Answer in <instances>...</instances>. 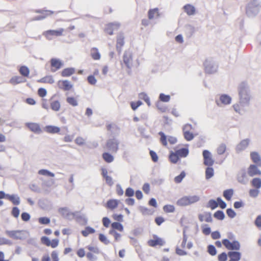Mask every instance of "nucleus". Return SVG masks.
<instances>
[{
    "mask_svg": "<svg viewBox=\"0 0 261 261\" xmlns=\"http://www.w3.org/2000/svg\"><path fill=\"white\" fill-rule=\"evenodd\" d=\"M239 93L241 102L244 103L249 102L250 97L248 93L247 87L245 83H242L239 87Z\"/></svg>",
    "mask_w": 261,
    "mask_h": 261,
    "instance_id": "nucleus-1",
    "label": "nucleus"
},
{
    "mask_svg": "<svg viewBox=\"0 0 261 261\" xmlns=\"http://www.w3.org/2000/svg\"><path fill=\"white\" fill-rule=\"evenodd\" d=\"M199 197L197 196H184L178 199L176 204L179 206H186L197 202Z\"/></svg>",
    "mask_w": 261,
    "mask_h": 261,
    "instance_id": "nucleus-2",
    "label": "nucleus"
},
{
    "mask_svg": "<svg viewBox=\"0 0 261 261\" xmlns=\"http://www.w3.org/2000/svg\"><path fill=\"white\" fill-rule=\"evenodd\" d=\"M118 145V140L114 138L110 139L107 141L104 148L112 153L116 152L119 148Z\"/></svg>",
    "mask_w": 261,
    "mask_h": 261,
    "instance_id": "nucleus-3",
    "label": "nucleus"
},
{
    "mask_svg": "<svg viewBox=\"0 0 261 261\" xmlns=\"http://www.w3.org/2000/svg\"><path fill=\"white\" fill-rule=\"evenodd\" d=\"M64 30L60 28L57 30H49L44 31L42 35L48 40H51L53 37H58L62 36Z\"/></svg>",
    "mask_w": 261,
    "mask_h": 261,
    "instance_id": "nucleus-4",
    "label": "nucleus"
},
{
    "mask_svg": "<svg viewBox=\"0 0 261 261\" xmlns=\"http://www.w3.org/2000/svg\"><path fill=\"white\" fill-rule=\"evenodd\" d=\"M159 135L161 137L160 141L164 146H167V141L169 142L170 144H174L177 142L176 138L172 136H168L167 137L165 135V134L162 132H159Z\"/></svg>",
    "mask_w": 261,
    "mask_h": 261,
    "instance_id": "nucleus-5",
    "label": "nucleus"
},
{
    "mask_svg": "<svg viewBox=\"0 0 261 261\" xmlns=\"http://www.w3.org/2000/svg\"><path fill=\"white\" fill-rule=\"evenodd\" d=\"M222 244L227 249L229 250H239L240 248V244L237 241L231 242L227 239H223Z\"/></svg>",
    "mask_w": 261,
    "mask_h": 261,
    "instance_id": "nucleus-6",
    "label": "nucleus"
},
{
    "mask_svg": "<svg viewBox=\"0 0 261 261\" xmlns=\"http://www.w3.org/2000/svg\"><path fill=\"white\" fill-rule=\"evenodd\" d=\"M50 67L51 72H55L63 66V62L58 58H51L50 60Z\"/></svg>",
    "mask_w": 261,
    "mask_h": 261,
    "instance_id": "nucleus-7",
    "label": "nucleus"
},
{
    "mask_svg": "<svg viewBox=\"0 0 261 261\" xmlns=\"http://www.w3.org/2000/svg\"><path fill=\"white\" fill-rule=\"evenodd\" d=\"M203 164L205 166H212L214 164V160L212 153L207 150H204L202 152Z\"/></svg>",
    "mask_w": 261,
    "mask_h": 261,
    "instance_id": "nucleus-8",
    "label": "nucleus"
},
{
    "mask_svg": "<svg viewBox=\"0 0 261 261\" xmlns=\"http://www.w3.org/2000/svg\"><path fill=\"white\" fill-rule=\"evenodd\" d=\"M41 243L47 247H51L53 248L57 247L59 245V240L53 239L50 241L48 238L46 237H42L41 238Z\"/></svg>",
    "mask_w": 261,
    "mask_h": 261,
    "instance_id": "nucleus-9",
    "label": "nucleus"
},
{
    "mask_svg": "<svg viewBox=\"0 0 261 261\" xmlns=\"http://www.w3.org/2000/svg\"><path fill=\"white\" fill-rule=\"evenodd\" d=\"M192 127L191 124H186L183 128V133L185 139L188 141H191L194 138V135L191 131Z\"/></svg>",
    "mask_w": 261,
    "mask_h": 261,
    "instance_id": "nucleus-10",
    "label": "nucleus"
},
{
    "mask_svg": "<svg viewBox=\"0 0 261 261\" xmlns=\"http://www.w3.org/2000/svg\"><path fill=\"white\" fill-rule=\"evenodd\" d=\"M165 244L164 241L162 238L158 237L156 235H153V239L148 241L147 244L150 247H155L156 246H162Z\"/></svg>",
    "mask_w": 261,
    "mask_h": 261,
    "instance_id": "nucleus-11",
    "label": "nucleus"
},
{
    "mask_svg": "<svg viewBox=\"0 0 261 261\" xmlns=\"http://www.w3.org/2000/svg\"><path fill=\"white\" fill-rule=\"evenodd\" d=\"M57 85L59 89L64 91H69L72 88V85L67 80L59 81Z\"/></svg>",
    "mask_w": 261,
    "mask_h": 261,
    "instance_id": "nucleus-12",
    "label": "nucleus"
},
{
    "mask_svg": "<svg viewBox=\"0 0 261 261\" xmlns=\"http://www.w3.org/2000/svg\"><path fill=\"white\" fill-rule=\"evenodd\" d=\"M120 203V201L118 199H111L107 201L106 203L105 207L111 211L116 209Z\"/></svg>",
    "mask_w": 261,
    "mask_h": 261,
    "instance_id": "nucleus-13",
    "label": "nucleus"
},
{
    "mask_svg": "<svg viewBox=\"0 0 261 261\" xmlns=\"http://www.w3.org/2000/svg\"><path fill=\"white\" fill-rule=\"evenodd\" d=\"M119 26L120 25L118 23H109L106 25L105 29V32L109 35H112L113 34L114 31H117L118 30Z\"/></svg>",
    "mask_w": 261,
    "mask_h": 261,
    "instance_id": "nucleus-14",
    "label": "nucleus"
},
{
    "mask_svg": "<svg viewBox=\"0 0 261 261\" xmlns=\"http://www.w3.org/2000/svg\"><path fill=\"white\" fill-rule=\"evenodd\" d=\"M123 61L126 66L130 69L133 65L132 54L128 52H125L123 57Z\"/></svg>",
    "mask_w": 261,
    "mask_h": 261,
    "instance_id": "nucleus-15",
    "label": "nucleus"
},
{
    "mask_svg": "<svg viewBox=\"0 0 261 261\" xmlns=\"http://www.w3.org/2000/svg\"><path fill=\"white\" fill-rule=\"evenodd\" d=\"M124 44V36L122 34H119L117 37L116 40V49L120 53L122 47Z\"/></svg>",
    "mask_w": 261,
    "mask_h": 261,
    "instance_id": "nucleus-16",
    "label": "nucleus"
},
{
    "mask_svg": "<svg viewBox=\"0 0 261 261\" xmlns=\"http://www.w3.org/2000/svg\"><path fill=\"white\" fill-rule=\"evenodd\" d=\"M248 173L250 176L255 175H261V171H260L256 165H251L248 169Z\"/></svg>",
    "mask_w": 261,
    "mask_h": 261,
    "instance_id": "nucleus-17",
    "label": "nucleus"
},
{
    "mask_svg": "<svg viewBox=\"0 0 261 261\" xmlns=\"http://www.w3.org/2000/svg\"><path fill=\"white\" fill-rule=\"evenodd\" d=\"M26 126L32 132L34 133H40L41 132V129L39 125L36 123H27Z\"/></svg>",
    "mask_w": 261,
    "mask_h": 261,
    "instance_id": "nucleus-18",
    "label": "nucleus"
},
{
    "mask_svg": "<svg viewBox=\"0 0 261 261\" xmlns=\"http://www.w3.org/2000/svg\"><path fill=\"white\" fill-rule=\"evenodd\" d=\"M205 70L208 73H211L215 70V66L212 61L206 60L204 63Z\"/></svg>",
    "mask_w": 261,
    "mask_h": 261,
    "instance_id": "nucleus-19",
    "label": "nucleus"
},
{
    "mask_svg": "<svg viewBox=\"0 0 261 261\" xmlns=\"http://www.w3.org/2000/svg\"><path fill=\"white\" fill-rule=\"evenodd\" d=\"M198 218L200 222H211L213 220L210 213L205 212L203 214H200L198 215Z\"/></svg>",
    "mask_w": 261,
    "mask_h": 261,
    "instance_id": "nucleus-20",
    "label": "nucleus"
},
{
    "mask_svg": "<svg viewBox=\"0 0 261 261\" xmlns=\"http://www.w3.org/2000/svg\"><path fill=\"white\" fill-rule=\"evenodd\" d=\"M228 255L230 258L229 261H239L241 258V253L237 251H229Z\"/></svg>",
    "mask_w": 261,
    "mask_h": 261,
    "instance_id": "nucleus-21",
    "label": "nucleus"
},
{
    "mask_svg": "<svg viewBox=\"0 0 261 261\" xmlns=\"http://www.w3.org/2000/svg\"><path fill=\"white\" fill-rule=\"evenodd\" d=\"M250 157L253 163L257 166H261V158L257 152H252L250 153Z\"/></svg>",
    "mask_w": 261,
    "mask_h": 261,
    "instance_id": "nucleus-22",
    "label": "nucleus"
},
{
    "mask_svg": "<svg viewBox=\"0 0 261 261\" xmlns=\"http://www.w3.org/2000/svg\"><path fill=\"white\" fill-rule=\"evenodd\" d=\"M75 72V70L74 68H66L62 70L61 75L62 77H68L73 74Z\"/></svg>",
    "mask_w": 261,
    "mask_h": 261,
    "instance_id": "nucleus-23",
    "label": "nucleus"
},
{
    "mask_svg": "<svg viewBox=\"0 0 261 261\" xmlns=\"http://www.w3.org/2000/svg\"><path fill=\"white\" fill-rule=\"evenodd\" d=\"M90 56L94 60H99L101 58L100 54L96 47H92L90 49Z\"/></svg>",
    "mask_w": 261,
    "mask_h": 261,
    "instance_id": "nucleus-24",
    "label": "nucleus"
},
{
    "mask_svg": "<svg viewBox=\"0 0 261 261\" xmlns=\"http://www.w3.org/2000/svg\"><path fill=\"white\" fill-rule=\"evenodd\" d=\"M159 16L160 14L158 8L150 9L148 12V16L149 19L157 18L159 17Z\"/></svg>",
    "mask_w": 261,
    "mask_h": 261,
    "instance_id": "nucleus-25",
    "label": "nucleus"
},
{
    "mask_svg": "<svg viewBox=\"0 0 261 261\" xmlns=\"http://www.w3.org/2000/svg\"><path fill=\"white\" fill-rule=\"evenodd\" d=\"M25 82V80L20 76H14L9 81L10 84L15 85Z\"/></svg>",
    "mask_w": 261,
    "mask_h": 261,
    "instance_id": "nucleus-26",
    "label": "nucleus"
},
{
    "mask_svg": "<svg viewBox=\"0 0 261 261\" xmlns=\"http://www.w3.org/2000/svg\"><path fill=\"white\" fill-rule=\"evenodd\" d=\"M45 130L49 134H56L60 132V128L55 126L47 125L45 126Z\"/></svg>",
    "mask_w": 261,
    "mask_h": 261,
    "instance_id": "nucleus-27",
    "label": "nucleus"
},
{
    "mask_svg": "<svg viewBox=\"0 0 261 261\" xmlns=\"http://www.w3.org/2000/svg\"><path fill=\"white\" fill-rule=\"evenodd\" d=\"M184 9L188 15H192L195 13V7L190 4L186 5L184 7Z\"/></svg>",
    "mask_w": 261,
    "mask_h": 261,
    "instance_id": "nucleus-28",
    "label": "nucleus"
},
{
    "mask_svg": "<svg viewBox=\"0 0 261 261\" xmlns=\"http://www.w3.org/2000/svg\"><path fill=\"white\" fill-rule=\"evenodd\" d=\"M249 144V140L248 139L243 140L237 146V150L242 151L245 149Z\"/></svg>",
    "mask_w": 261,
    "mask_h": 261,
    "instance_id": "nucleus-29",
    "label": "nucleus"
},
{
    "mask_svg": "<svg viewBox=\"0 0 261 261\" xmlns=\"http://www.w3.org/2000/svg\"><path fill=\"white\" fill-rule=\"evenodd\" d=\"M7 199L12 202L14 205H18L20 203L19 197L15 195H7Z\"/></svg>",
    "mask_w": 261,
    "mask_h": 261,
    "instance_id": "nucleus-30",
    "label": "nucleus"
},
{
    "mask_svg": "<svg viewBox=\"0 0 261 261\" xmlns=\"http://www.w3.org/2000/svg\"><path fill=\"white\" fill-rule=\"evenodd\" d=\"M175 152L177 154L180 158H185L189 154V149L188 148H182L176 150Z\"/></svg>",
    "mask_w": 261,
    "mask_h": 261,
    "instance_id": "nucleus-31",
    "label": "nucleus"
},
{
    "mask_svg": "<svg viewBox=\"0 0 261 261\" xmlns=\"http://www.w3.org/2000/svg\"><path fill=\"white\" fill-rule=\"evenodd\" d=\"M19 73L25 77H28L30 74V70L25 66H21L19 69Z\"/></svg>",
    "mask_w": 261,
    "mask_h": 261,
    "instance_id": "nucleus-32",
    "label": "nucleus"
},
{
    "mask_svg": "<svg viewBox=\"0 0 261 261\" xmlns=\"http://www.w3.org/2000/svg\"><path fill=\"white\" fill-rule=\"evenodd\" d=\"M251 184L254 188L259 189L261 188V178H254L251 181Z\"/></svg>",
    "mask_w": 261,
    "mask_h": 261,
    "instance_id": "nucleus-33",
    "label": "nucleus"
},
{
    "mask_svg": "<svg viewBox=\"0 0 261 261\" xmlns=\"http://www.w3.org/2000/svg\"><path fill=\"white\" fill-rule=\"evenodd\" d=\"M20 231L17 230H12V231H7V234L10 238L14 239H19L20 238L19 236Z\"/></svg>",
    "mask_w": 261,
    "mask_h": 261,
    "instance_id": "nucleus-34",
    "label": "nucleus"
},
{
    "mask_svg": "<svg viewBox=\"0 0 261 261\" xmlns=\"http://www.w3.org/2000/svg\"><path fill=\"white\" fill-rule=\"evenodd\" d=\"M102 156L103 160L108 163H112L114 160V156L111 154L107 152H104L102 154Z\"/></svg>",
    "mask_w": 261,
    "mask_h": 261,
    "instance_id": "nucleus-35",
    "label": "nucleus"
},
{
    "mask_svg": "<svg viewBox=\"0 0 261 261\" xmlns=\"http://www.w3.org/2000/svg\"><path fill=\"white\" fill-rule=\"evenodd\" d=\"M95 231V230L94 228L87 226L84 230L82 231L81 233L84 237H86L90 234L94 233Z\"/></svg>",
    "mask_w": 261,
    "mask_h": 261,
    "instance_id": "nucleus-36",
    "label": "nucleus"
},
{
    "mask_svg": "<svg viewBox=\"0 0 261 261\" xmlns=\"http://www.w3.org/2000/svg\"><path fill=\"white\" fill-rule=\"evenodd\" d=\"M179 158H180L177 155V154L175 152V151L174 152H171L170 153L169 160L172 163H174V164L176 163L178 161Z\"/></svg>",
    "mask_w": 261,
    "mask_h": 261,
    "instance_id": "nucleus-37",
    "label": "nucleus"
},
{
    "mask_svg": "<svg viewBox=\"0 0 261 261\" xmlns=\"http://www.w3.org/2000/svg\"><path fill=\"white\" fill-rule=\"evenodd\" d=\"M233 194L232 189H227L223 192V196L227 200H230Z\"/></svg>",
    "mask_w": 261,
    "mask_h": 261,
    "instance_id": "nucleus-38",
    "label": "nucleus"
},
{
    "mask_svg": "<svg viewBox=\"0 0 261 261\" xmlns=\"http://www.w3.org/2000/svg\"><path fill=\"white\" fill-rule=\"evenodd\" d=\"M220 100L224 105H228L231 102V98L227 95H222L220 97Z\"/></svg>",
    "mask_w": 261,
    "mask_h": 261,
    "instance_id": "nucleus-39",
    "label": "nucleus"
},
{
    "mask_svg": "<svg viewBox=\"0 0 261 261\" xmlns=\"http://www.w3.org/2000/svg\"><path fill=\"white\" fill-rule=\"evenodd\" d=\"M50 107L53 111H58L61 107L60 103L58 100L52 101L50 103Z\"/></svg>",
    "mask_w": 261,
    "mask_h": 261,
    "instance_id": "nucleus-40",
    "label": "nucleus"
},
{
    "mask_svg": "<svg viewBox=\"0 0 261 261\" xmlns=\"http://www.w3.org/2000/svg\"><path fill=\"white\" fill-rule=\"evenodd\" d=\"M111 226H112V228L114 229L118 230L121 232L123 231V225L121 223H120L118 222H115L112 223L111 224Z\"/></svg>",
    "mask_w": 261,
    "mask_h": 261,
    "instance_id": "nucleus-41",
    "label": "nucleus"
},
{
    "mask_svg": "<svg viewBox=\"0 0 261 261\" xmlns=\"http://www.w3.org/2000/svg\"><path fill=\"white\" fill-rule=\"evenodd\" d=\"M39 82L43 83L52 84L54 82V80L51 76H46L41 79Z\"/></svg>",
    "mask_w": 261,
    "mask_h": 261,
    "instance_id": "nucleus-42",
    "label": "nucleus"
},
{
    "mask_svg": "<svg viewBox=\"0 0 261 261\" xmlns=\"http://www.w3.org/2000/svg\"><path fill=\"white\" fill-rule=\"evenodd\" d=\"M214 175V169L212 167H207L205 170V178L207 179L211 178Z\"/></svg>",
    "mask_w": 261,
    "mask_h": 261,
    "instance_id": "nucleus-43",
    "label": "nucleus"
},
{
    "mask_svg": "<svg viewBox=\"0 0 261 261\" xmlns=\"http://www.w3.org/2000/svg\"><path fill=\"white\" fill-rule=\"evenodd\" d=\"M163 210L165 213H173L175 211V207L173 205L167 204L163 207Z\"/></svg>",
    "mask_w": 261,
    "mask_h": 261,
    "instance_id": "nucleus-44",
    "label": "nucleus"
},
{
    "mask_svg": "<svg viewBox=\"0 0 261 261\" xmlns=\"http://www.w3.org/2000/svg\"><path fill=\"white\" fill-rule=\"evenodd\" d=\"M38 173L40 175H42L44 176L54 177L55 174L53 173L50 172V171L45 170V169H41L38 171Z\"/></svg>",
    "mask_w": 261,
    "mask_h": 261,
    "instance_id": "nucleus-45",
    "label": "nucleus"
},
{
    "mask_svg": "<svg viewBox=\"0 0 261 261\" xmlns=\"http://www.w3.org/2000/svg\"><path fill=\"white\" fill-rule=\"evenodd\" d=\"M226 149V147L225 144H220L217 149V152L218 154L221 155L225 153Z\"/></svg>",
    "mask_w": 261,
    "mask_h": 261,
    "instance_id": "nucleus-46",
    "label": "nucleus"
},
{
    "mask_svg": "<svg viewBox=\"0 0 261 261\" xmlns=\"http://www.w3.org/2000/svg\"><path fill=\"white\" fill-rule=\"evenodd\" d=\"M214 216L216 219L222 220L224 219L225 215L222 211H218L215 213Z\"/></svg>",
    "mask_w": 261,
    "mask_h": 261,
    "instance_id": "nucleus-47",
    "label": "nucleus"
},
{
    "mask_svg": "<svg viewBox=\"0 0 261 261\" xmlns=\"http://www.w3.org/2000/svg\"><path fill=\"white\" fill-rule=\"evenodd\" d=\"M67 102L72 106H77V102L76 99L73 97H68L66 99Z\"/></svg>",
    "mask_w": 261,
    "mask_h": 261,
    "instance_id": "nucleus-48",
    "label": "nucleus"
},
{
    "mask_svg": "<svg viewBox=\"0 0 261 261\" xmlns=\"http://www.w3.org/2000/svg\"><path fill=\"white\" fill-rule=\"evenodd\" d=\"M186 174L184 171H182L180 174L174 178V181L176 183H179L185 177Z\"/></svg>",
    "mask_w": 261,
    "mask_h": 261,
    "instance_id": "nucleus-49",
    "label": "nucleus"
},
{
    "mask_svg": "<svg viewBox=\"0 0 261 261\" xmlns=\"http://www.w3.org/2000/svg\"><path fill=\"white\" fill-rule=\"evenodd\" d=\"M87 81L88 83L91 85H95L97 82L95 76L92 75H90L87 77Z\"/></svg>",
    "mask_w": 261,
    "mask_h": 261,
    "instance_id": "nucleus-50",
    "label": "nucleus"
},
{
    "mask_svg": "<svg viewBox=\"0 0 261 261\" xmlns=\"http://www.w3.org/2000/svg\"><path fill=\"white\" fill-rule=\"evenodd\" d=\"M218 206V203L217 202V200L215 201L214 200H210L208 201V206L211 209L214 210Z\"/></svg>",
    "mask_w": 261,
    "mask_h": 261,
    "instance_id": "nucleus-51",
    "label": "nucleus"
},
{
    "mask_svg": "<svg viewBox=\"0 0 261 261\" xmlns=\"http://www.w3.org/2000/svg\"><path fill=\"white\" fill-rule=\"evenodd\" d=\"M259 189H250L249 191V194L251 197H256L258 196L259 194Z\"/></svg>",
    "mask_w": 261,
    "mask_h": 261,
    "instance_id": "nucleus-52",
    "label": "nucleus"
},
{
    "mask_svg": "<svg viewBox=\"0 0 261 261\" xmlns=\"http://www.w3.org/2000/svg\"><path fill=\"white\" fill-rule=\"evenodd\" d=\"M141 212L143 215H152L153 211L147 207H142L141 208Z\"/></svg>",
    "mask_w": 261,
    "mask_h": 261,
    "instance_id": "nucleus-53",
    "label": "nucleus"
},
{
    "mask_svg": "<svg viewBox=\"0 0 261 261\" xmlns=\"http://www.w3.org/2000/svg\"><path fill=\"white\" fill-rule=\"evenodd\" d=\"M160 99L163 102H168L170 99V96L169 95H165L163 93L160 94Z\"/></svg>",
    "mask_w": 261,
    "mask_h": 261,
    "instance_id": "nucleus-54",
    "label": "nucleus"
},
{
    "mask_svg": "<svg viewBox=\"0 0 261 261\" xmlns=\"http://www.w3.org/2000/svg\"><path fill=\"white\" fill-rule=\"evenodd\" d=\"M75 143L80 146L83 145L85 143V139L82 137H78L75 140Z\"/></svg>",
    "mask_w": 261,
    "mask_h": 261,
    "instance_id": "nucleus-55",
    "label": "nucleus"
},
{
    "mask_svg": "<svg viewBox=\"0 0 261 261\" xmlns=\"http://www.w3.org/2000/svg\"><path fill=\"white\" fill-rule=\"evenodd\" d=\"M40 224H48L50 223V219L47 217H41L38 219Z\"/></svg>",
    "mask_w": 261,
    "mask_h": 261,
    "instance_id": "nucleus-56",
    "label": "nucleus"
},
{
    "mask_svg": "<svg viewBox=\"0 0 261 261\" xmlns=\"http://www.w3.org/2000/svg\"><path fill=\"white\" fill-rule=\"evenodd\" d=\"M20 211L17 207H13L11 212L12 215L15 218H18L19 215Z\"/></svg>",
    "mask_w": 261,
    "mask_h": 261,
    "instance_id": "nucleus-57",
    "label": "nucleus"
},
{
    "mask_svg": "<svg viewBox=\"0 0 261 261\" xmlns=\"http://www.w3.org/2000/svg\"><path fill=\"white\" fill-rule=\"evenodd\" d=\"M112 217L113 219L115 221H117L118 222H122L123 221V216L121 214H113L112 215Z\"/></svg>",
    "mask_w": 261,
    "mask_h": 261,
    "instance_id": "nucleus-58",
    "label": "nucleus"
},
{
    "mask_svg": "<svg viewBox=\"0 0 261 261\" xmlns=\"http://www.w3.org/2000/svg\"><path fill=\"white\" fill-rule=\"evenodd\" d=\"M202 231L205 235H208L211 233V228L206 225L202 226Z\"/></svg>",
    "mask_w": 261,
    "mask_h": 261,
    "instance_id": "nucleus-59",
    "label": "nucleus"
},
{
    "mask_svg": "<svg viewBox=\"0 0 261 261\" xmlns=\"http://www.w3.org/2000/svg\"><path fill=\"white\" fill-rule=\"evenodd\" d=\"M12 244V242L5 238H3V237H0V245H11Z\"/></svg>",
    "mask_w": 261,
    "mask_h": 261,
    "instance_id": "nucleus-60",
    "label": "nucleus"
},
{
    "mask_svg": "<svg viewBox=\"0 0 261 261\" xmlns=\"http://www.w3.org/2000/svg\"><path fill=\"white\" fill-rule=\"evenodd\" d=\"M208 252L211 255H215L217 253L216 248L213 245L208 246Z\"/></svg>",
    "mask_w": 261,
    "mask_h": 261,
    "instance_id": "nucleus-61",
    "label": "nucleus"
},
{
    "mask_svg": "<svg viewBox=\"0 0 261 261\" xmlns=\"http://www.w3.org/2000/svg\"><path fill=\"white\" fill-rule=\"evenodd\" d=\"M99 240L105 244L109 243V241L108 240L107 237L102 233L99 234Z\"/></svg>",
    "mask_w": 261,
    "mask_h": 261,
    "instance_id": "nucleus-62",
    "label": "nucleus"
},
{
    "mask_svg": "<svg viewBox=\"0 0 261 261\" xmlns=\"http://www.w3.org/2000/svg\"><path fill=\"white\" fill-rule=\"evenodd\" d=\"M141 105H142V102L140 101H138L137 102H132L130 103V106H131L132 109L133 110H136Z\"/></svg>",
    "mask_w": 261,
    "mask_h": 261,
    "instance_id": "nucleus-63",
    "label": "nucleus"
},
{
    "mask_svg": "<svg viewBox=\"0 0 261 261\" xmlns=\"http://www.w3.org/2000/svg\"><path fill=\"white\" fill-rule=\"evenodd\" d=\"M219 261H226L227 259V254L225 252H222L218 256Z\"/></svg>",
    "mask_w": 261,
    "mask_h": 261,
    "instance_id": "nucleus-64",
    "label": "nucleus"
}]
</instances>
